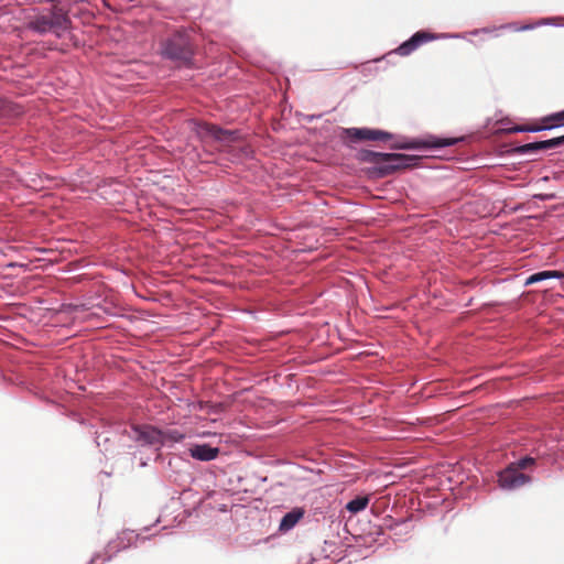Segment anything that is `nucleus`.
<instances>
[{
    "instance_id": "obj_1",
    "label": "nucleus",
    "mask_w": 564,
    "mask_h": 564,
    "mask_svg": "<svg viewBox=\"0 0 564 564\" xmlns=\"http://www.w3.org/2000/svg\"><path fill=\"white\" fill-rule=\"evenodd\" d=\"M361 161L371 163L372 173L377 177H383L392 174L397 170L413 166L416 163V156L401 153H382L370 150L361 151L359 154Z\"/></svg>"
},
{
    "instance_id": "obj_22",
    "label": "nucleus",
    "mask_w": 564,
    "mask_h": 564,
    "mask_svg": "<svg viewBox=\"0 0 564 564\" xmlns=\"http://www.w3.org/2000/svg\"><path fill=\"white\" fill-rule=\"evenodd\" d=\"M497 30V28L490 29V28H482V29H476L473 30L469 34L477 35L479 33H490L492 31Z\"/></svg>"
},
{
    "instance_id": "obj_8",
    "label": "nucleus",
    "mask_w": 564,
    "mask_h": 564,
    "mask_svg": "<svg viewBox=\"0 0 564 564\" xmlns=\"http://www.w3.org/2000/svg\"><path fill=\"white\" fill-rule=\"evenodd\" d=\"M138 539H139V534H137L134 531H132V530L122 531L118 535L117 540L109 542V544L107 545V549H106L107 556L105 557V561L111 560L113 554L131 546Z\"/></svg>"
},
{
    "instance_id": "obj_9",
    "label": "nucleus",
    "mask_w": 564,
    "mask_h": 564,
    "mask_svg": "<svg viewBox=\"0 0 564 564\" xmlns=\"http://www.w3.org/2000/svg\"><path fill=\"white\" fill-rule=\"evenodd\" d=\"M564 143V135L552 138L543 141H535L527 144H522L517 148V152L520 154H531L542 150H550L560 147Z\"/></svg>"
},
{
    "instance_id": "obj_17",
    "label": "nucleus",
    "mask_w": 564,
    "mask_h": 564,
    "mask_svg": "<svg viewBox=\"0 0 564 564\" xmlns=\"http://www.w3.org/2000/svg\"><path fill=\"white\" fill-rule=\"evenodd\" d=\"M369 498L367 496H358L351 499L347 505L346 509L351 513H358L367 508Z\"/></svg>"
},
{
    "instance_id": "obj_3",
    "label": "nucleus",
    "mask_w": 564,
    "mask_h": 564,
    "mask_svg": "<svg viewBox=\"0 0 564 564\" xmlns=\"http://www.w3.org/2000/svg\"><path fill=\"white\" fill-rule=\"evenodd\" d=\"M532 480L531 476L518 470L511 464L498 473V485L507 491L517 490Z\"/></svg>"
},
{
    "instance_id": "obj_15",
    "label": "nucleus",
    "mask_w": 564,
    "mask_h": 564,
    "mask_svg": "<svg viewBox=\"0 0 564 564\" xmlns=\"http://www.w3.org/2000/svg\"><path fill=\"white\" fill-rule=\"evenodd\" d=\"M564 278V273L561 271L550 270V271H540L531 274L525 280V285L534 284L538 282H542L549 279H562Z\"/></svg>"
},
{
    "instance_id": "obj_4",
    "label": "nucleus",
    "mask_w": 564,
    "mask_h": 564,
    "mask_svg": "<svg viewBox=\"0 0 564 564\" xmlns=\"http://www.w3.org/2000/svg\"><path fill=\"white\" fill-rule=\"evenodd\" d=\"M130 440L140 446H150L159 451L160 429L152 425H133L128 432Z\"/></svg>"
},
{
    "instance_id": "obj_21",
    "label": "nucleus",
    "mask_w": 564,
    "mask_h": 564,
    "mask_svg": "<svg viewBox=\"0 0 564 564\" xmlns=\"http://www.w3.org/2000/svg\"><path fill=\"white\" fill-rule=\"evenodd\" d=\"M547 119L556 122L551 128L564 124V110L550 116Z\"/></svg>"
},
{
    "instance_id": "obj_5",
    "label": "nucleus",
    "mask_w": 564,
    "mask_h": 564,
    "mask_svg": "<svg viewBox=\"0 0 564 564\" xmlns=\"http://www.w3.org/2000/svg\"><path fill=\"white\" fill-rule=\"evenodd\" d=\"M65 22L66 18L61 14H42L30 22V29L40 34H44L62 28Z\"/></svg>"
},
{
    "instance_id": "obj_7",
    "label": "nucleus",
    "mask_w": 564,
    "mask_h": 564,
    "mask_svg": "<svg viewBox=\"0 0 564 564\" xmlns=\"http://www.w3.org/2000/svg\"><path fill=\"white\" fill-rule=\"evenodd\" d=\"M343 133L352 141H386L392 138L389 132L368 128H347L343 130Z\"/></svg>"
},
{
    "instance_id": "obj_14",
    "label": "nucleus",
    "mask_w": 564,
    "mask_h": 564,
    "mask_svg": "<svg viewBox=\"0 0 564 564\" xmlns=\"http://www.w3.org/2000/svg\"><path fill=\"white\" fill-rule=\"evenodd\" d=\"M304 513L305 512L302 508H294L285 513L280 521L279 531L282 533L291 531L304 517Z\"/></svg>"
},
{
    "instance_id": "obj_20",
    "label": "nucleus",
    "mask_w": 564,
    "mask_h": 564,
    "mask_svg": "<svg viewBox=\"0 0 564 564\" xmlns=\"http://www.w3.org/2000/svg\"><path fill=\"white\" fill-rule=\"evenodd\" d=\"M13 109H14V106L11 102L0 99V117L8 116L10 112L13 111Z\"/></svg>"
},
{
    "instance_id": "obj_10",
    "label": "nucleus",
    "mask_w": 564,
    "mask_h": 564,
    "mask_svg": "<svg viewBox=\"0 0 564 564\" xmlns=\"http://www.w3.org/2000/svg\"><path fill=\"white\" fill-rule=\"evenodd\" d=\"M435 39L434 35L426 32H416L408 41L398 46L395 53L400 56H408L415 51L421 44Z\"/></svg>"
},
{
    "instance_id": "obj_2",
    "label": "nucleus",
    "mask_w": 564,
    "mask_h": 564,
    "mask_svg": "<svg viewBox=\"0 0 564 564\" xmlns=\"http://www.w3.org/2000/svg\"><path fill=\"white\" fill-rule=\"evenodd\" d=\"M191 37L185 32H176L161 43L163 57L189 66L193 58Z\"/></svg>"
},
{
    "instance_id": "obj_19",
    "label": "nucleus",
    "mask_w": 564,
    "mask_h": 564,
    "mask_svg": "<svg viewBox=\"0 0 564 564\" xmlns=\"http://www.w3.org/2000/svg\"><path fill=\"white\" fill-rule=\"evenodd\" d=\"M545 129H551V127H534V126H520L513 128L514 132H539Z\"/></svg>"
},
{
    "instance_id": "obj_11",
    "label": "nucleus",
    "mask_w": 564,
    "mask_h": 564,
    "mask_svg": "<svg viewBox=\"0 0 564 564\" xmlns=\"http://www.w3.org/2000/svg\"><path fill=\"white\" fill-rule=\"evenodd\" d=\"M456 143L455 139H434L431 142L411 140V141H402L393 144L395 149H419L422 147L427 148H445Z\"/></svg>"
},
{
    "instance_id": "obj_18",
    "label": "nucleus",
    "mask_w": 564,
    "mask_h": 564,
    "mask_svg": "<svg viewBox=\"0 0 564 564\" xmlns=\"http://www.w3.org/2000/svg\"><path fill=\"white\" fill-rule=\"evenodd\" d=\"M534 463H535L534 458H532L530 456H525V457L518 459L517 462L511 463V465L513 467H516L518 470L522 471L523 469H527L528 467L534 465Z\"/></svg>"
},
{
    "instance_id": "obj_13",
    "label": "nucleus",
    "mask_w": 564,
    "mask_h": 564,
    "mask_svg": "<svg viewBox=\"0 0 564 564\" xmlns=\"http://www.w3.org/2000/svg\"><path fill=\"white\" fill-rule=\"evenodd\" d=\"M159 451L162 447H171L185 438V434L177 429L160 430Z\"/></svg>"
},
{
    "instance_id": "obj_16",
    "label": "nucleus",
    "mask_w": 564,
    "mask_h": 564,
    "mask_svg": "<svg viewBox=\"0 0 564 564\" xmlns=\"http://www.w3.org/2000/svg\"><path fill=\"white\" fill-rule=\"evenodd\" d=\"M554 21H555L554 18H545V19L539 20L538 22H535L533 24H524V25L518 26L513 23H509V24L501 25L499 29H512L514 31H528V30H533L534 28L541 26V25H557Z\"/></svg>"
},
{
    "instance_id": "obj_6",
    "label": "nucleus",
    "mask_w": 564,
    "mask_h": 564,
    "mask_svg": "<svg viewBox=\"0 0 564 564\" xmlns=\"http://www.w3.org/2000/svg\"><path fill=\"white\" fill-rule=\"evenodd\" d=\"M195 131L200 139L210 137L220 142H229L236 139V131L224 130L215 124L205 122H196Z\"/></svg>"
},
{
    "instance_id": "obj_23",
    "label": "nucleus",
    "mask_w": 564,
    "mask_h": 564,
    "mask_svg": "<svg viewBox=\"0 0 564 564\" xmlns=\"http://www.w3.org/2000/svg\"><path fill=\"white\" fill-rule=\"evenodd\" d=\"M447 37H462L459 34L446 35Z\"/></svg>"
},
{
    "instance_id": "obj_12",
    "label": "nucleus",
    "mask_w": 564,
    "mask_h": 564,
    "mask_svg": "<svg viewBox=\"0 0 564 564\" xmlns=\"http://www.w3.org/2000/svg\"><path fill=\"white\" fill-rule=\"evenodd\" d=\"M189 455L199 462H210L217 458L219 454L218 447H213L209 444H194L188 449Z\"/></svg>"
}]
</instances>
